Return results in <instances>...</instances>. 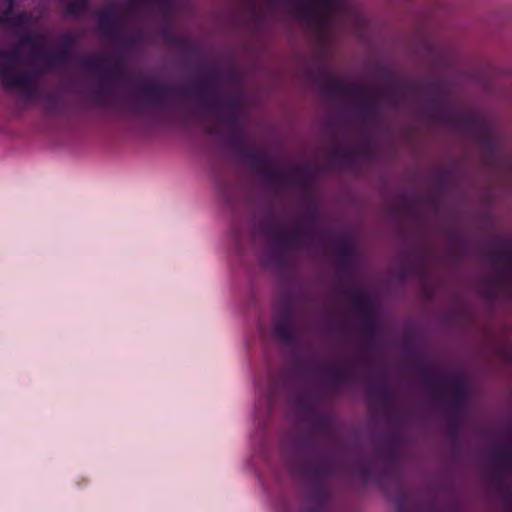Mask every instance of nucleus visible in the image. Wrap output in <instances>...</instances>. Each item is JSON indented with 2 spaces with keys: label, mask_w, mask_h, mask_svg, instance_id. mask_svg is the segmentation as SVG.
I'll list each match as a JSON object with an SVG mask.
<instances>
[{
  "label": "nucleus",
  "mask_w": 512,
  "mask_h": 512,
  "mask_svg": "<svg viewBox=\"0 0 512 512\" xmlns=\"http://www.w3.org/2000/svg\"><path fill=\"white\" fill-rule=\"evenodd\" d=\"M300 8L299 16L322 23L337 7L338 0H296Z\"/></svg>",
  "instance_id": "nucleus-1"
},
{
  "label": "nucleus",
  "mask_w": 512,
  "mask_h": 512,
  "mask_svg": "<svg viewBox=\"0 0 512 512\" xmlns=\"http://www.w3.org/2000/svg\"><path fill=\"white\" fill-rule=\"evenodd\" d=\"M15 57L6 52H0V78L6 87H20L23 76L15 71Z\"/></svg>",
  "instance_id": "nucleus-2"
}]
</instances>
